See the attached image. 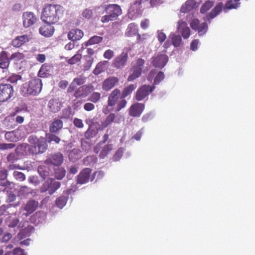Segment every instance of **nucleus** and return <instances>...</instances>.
<instances>
[{
  "mask_svg": "<svg viewBox=\"0 0 255 255\" xmlns=\"http://www.w3.org/2000/svg\"><path fill=\"white\" fill-rule=\"evenodd\" d=\"M177 29L183 38L187 39L190 37L191 30L186 21L179 20L177 22Z\"/></svg>",
  "mask_w": 255,
  "mask_h": 255,
  "instance_id": "2eb2a0df",
  "label": "nucleus"
},
{
  "mask_svg": "<svg viewBox=\"0 0 255 255\" xmlns=\"http://www.w3.org/2000/svg\"><path fill=\"white\" fill-rule=\"evenodd\" d=\"M55 177L58 180L62 179L65 175L66 171L63 167H58L55 169Z\"/></svg>",
  "mask_w": 255,
  "mask_h": 255,
  "instance_id": "a19ab883",
  "label": "nucleus"
},
{
  "mask_svg": "<svg viewBox=\"0 0 255 255\" xmlns=\"http://www.w3.org/2000/svg\"><path fill=\"white\" fill-rule=\"evenodd\" d=\"M200 24V21L197 18L192 19L190 23V25L191 28L196 31L198 29Z\"/></svg>",
  "mask_w": 255,
  "mask_h": 255,
  "instance_id": "13d9d810",
  "label": "nucleus"
},
{
  "mask_svg": "<svg viewBox=\"0 0 255 255\" xmlns=\"http://www.w3.org/2000/svg\"><path fill=\"white\" fill-rule=\"evenodd\" d=\"M52 24H47V25L41 26L39 28L40 33L46 37L52 36L54 32V28L51 25Z\"/></svg>",
  "mask_w": 255,
  "mask_h": 255,
  "instance_id": "a878e982",
  "label": "nucleus"
},
{
  "mask_svg": "<svg viewBox=\"0 0 255 255\" xmlns=\"http://www.w3.org/2000/svg\"><path fill=\"white\" fill-rule=\"evenodd\" d=\"M15 146V144L12 143H0V150H4L11 149L14 148Z\"/></svg>",
  "mask_w": 255,
  "mask_h": 255,
  "instance_id": "6e6d98bb",
  "label": "nucleus"
},
{
  "mask_svg": "<svg viewBox=\"0 0 255 255\" xmlns=\"http://www.w3.org/2000/svg\"><path fill=\"white\" fill-rule=\"evenodd\" d=\"M214 5V2L211 0L205 1L200 8V12L205 13L209 10Z\"/></svg>",
  "mask_w": 255,
  "mask_h": 255,
  "instance_id": "79ce46f5",
  "label": "nucleus"
},
{
  "mask_svg": "<svg viewBox=\"0 0 255 255\" xmlns=\"http://www.w3.org/2000/svg\"><path fill=\"white\" fill-rule=\"evenodd\" d=\"M63 121L58 119H55L49 126V131L51 133H56L59 131L63 127Z\"/></svg>",
  "mask_w": 255,
  "mask_h": 255,
  "instance_id": "4be33fe9",
  "label": "nucleus"
},
{
  "mask_svg": "<svg viewBox=\"0 0 255 255\" xmlns=\"http://www.w3.org/2000/svg\"><path fill=\"white\" fill-rule=\"evenodd\" d=\"M73 124L77 128H82L84 127L82 120L78 118H75L74 119Z\"/></svg>",
  "mask_w": 255,
  "mask_h": 255,
  "instance_id": "680f3d73",
  "label": "nucleus"
},
{
  "mask_svg": "<svg viewBox=\"0 0 255 255\" xmlns=\"http://www.w3.org/2000/svg\"><path fill=\"white\" fill-rule=\"evenodd\" d=\"M85 83V80L82 78H74L70 84V86L68 88L67 92L68 93H72L73 92L77 87L78 86H81L84 84Z\"/></svg>",
  "mask_w": 255,
  "mask_h": 255,
  "instance_id": "cd10ccee",
  "label": "nucleus"
},
{
  "mask_svg": "<svg viewBox=\"0 0 255 255\" xmlns=\"http://www.w3.org/2000/svg\"><path fill=\"white\" fill-rule=\"evenodd\" d=\"M14 94L13 87L10 84H0V102H5L11 99Z\"/></svg>",
  "mask_w": 255,
  "mask_h": 255,
  "instance_id": "0eeeda50",
  "label": "nucleus"
},
{
  "mask_svg": "<svg viewBox=\"0 0 255 255\" xmlns=\"http://www.w3.org/2000/svg\"><path fill=\"white\" fill-rule=\"evenodd\" d=\"M84 109L86 111H91L95 109V106L91 103H86L84 105Z\"/></svg>",
  "mask_w": 255,
  "mask_h": 255,
  "instance_id": "774afa93",
  "label": "nucleus"
},
{
  "mask_svg": "<svg viewBox=\"0 0 255 255\" xmlns=\"http://www.w3.org/2000/svg\"><path fill=\"white\" fill-rule=\"evenodd\" d=\"M166 38V34L162 31H157V39L160 43H162Z\"/></svg>",
  "mask_w": 255,
  "mask_h": 255,
  "instance_id": "e2e57ef3",
  "label": "nucleus"
},
{
  "mask_svg": "<svg viewBox=\"0 0 255 255\" xmlns=\"http://www.w3.org/2000/svg\"><path fill=\"white\" fill-rule=\"evenodd\" d=\"M109 135L108 134H105L103 137V140L99 142V143L96 145V146L94 148V151L96 153H98L99 152V147L106 143V142L108 140Z\"/></svg>",
  "mask_w": 255,
  "mask_h": 255,
  "instance_id": "5fc2aeb1",
  "label": "nucleus"
},
{
  "mask_svg": "<svg viewBox=\"0 0 255 255\" xmlns=\"http://www.w3.org/2000/svg\"><path fill=\"white\" fill-rule=\"evenodd\" d=\"M24 55L22 53H13L10 56V60L13 61L15 64H17L24 58Z\"/></svg>",
  "mask_w": 255,
  "mask_h": 255,
  "instance_id": "f704fd0d",
  "label": "nucleus"
},
{
  "mask_svg": "<svg viewBox=\"0 0 255 255\" xmlns=\"http://www.w3.org/2000/svg\"><path fill=\"white\" fill-rule=\"evenodd\" d=\"M171 39L172 43L173 46L175 47H179L182 42V38L180 35L173 34L170 36Z\"/></svg>",
  "mask_w": 255,
  "mask_h": 255,
  "instance_id": "c03bdc74",
  "label": "nucleus"
},
{
  "mask_svg": "<svg viewBox=\"0 0 255 255\" xmlns=\"http://www.w3.org/2000/svg\"><path fill=\"white\" fill-rule=\"evenodd\" d=\"M46 136L48 141L50 143L53 141L56 143H59L60 141V138L58 136L53 134V133L47 134Z\"/></svg>",
  "mask_w": 255,
  "mask_h": 255,
  "instance_id": "3c124183",
  "label": "nucleus"
},
{
  "mask_svg": "<svg viewBox=\"0 0 255 255\" xmlns=\"http://www.w3.org/2000/svg\"><path fill=\"white\" fill-rule=\"evenodd\" d=\"M144 109L143 104L136 103L132 104L129 109L128 114L133 117H140Z\"/></svg>",
  "mask_w": 255,
  "mask_h": 255,
  "instance_id": "4468645a",
  "label": "nucleus"
},
{
  "mask_svg": "<svg viewBox=\"0 0 255 255\" xmlns=\"http://www.w3.org/2000/svg\"><path fill=\"white\" fill-rule=\"evenodd\" d=\"M155 88L154 85L150 86L144 84L141 86L136 92L135 99L138 101H142L152 93Z\"/></svg>",
  "mask_w": 255,
  "mask_h": 255,
  "instance_id": "1a4fd4ad",
  "label": "nucleus"
},
{
  "mask_svg": "<svg viewBox=\"0 0 255 255\" xmlns=\"http://www.w3.org/2000/svg\"><path fill=\"white\" fill-rule=\"evenodd\" d=\"M104 12L106 15L103 16L101 19L103 23H107L110 21L115 20L122 13L121 7L116 4L105 5Z\"/></svg>",
  "mask_w": 255,
  "mask_h": 255,
  "instance_id": "20e7f679",
  "label": "nucleus"
},
{
  "mask_svg": "<svg viewBox=\"0 0 255 255\" xmlns=\"http://www.w3.org/2000/svg\"><path fill=\"white\" fill-rule=\"evenodd\" d=\"M101 98V95L99 92H93L88 98V101L94 103H97Z\"/></svg>",
  "mask_w": 255,
  "mask_h": 255,
  "instance_id": "de8ad7c7",
  "label": "nucleus"
},
{
  "mask_svg": "<svg viewBox=\"0 0 255 255\" xmlns=\"http://www.w3.org/2000/svg\"><path fill=\"white\" fill-rule=\"evenodd\" d=\"M28 141L29 144H23L18 146V148L25 149L27 154H41L48 148L47 140L44 137H38L32 134L28 137Z\"/></svg>",
  "mask_w": 255,
  "mask_h": 255,
  "instance_id": "f257e3e1",
  "label": "nucleus"
},
{
  "mask_svg": "<svg viewBox=\"0 0 255 255\" xmlns=\"http://www.w3.org/2000/svg\"><path fill=\"white\" fill-rule=\"evenodd\" d=\"M17 141L20 140L26 136V128L23 126H19L17 129L14 130Z\"/></svg>",
  "mask_w": 255,
  "mask_h": 255,
  "instance_id": "7c9ffc66",
  "label": "nucleus"
},
{
  "mask_svg": "<svg viewBox=\"0 0 255 255\" xmlns=\"http://www.w3.org/2000/svg\"><path fill=\"white\" fill-rule=\"evenodd\" d=\"M7 161L13 163L15 161L17 160L16 155L14 153L11 152L8 154L6 157Z\"/></svg>",
  "mask_w": 255,
  "mask_h": 255,
  "instance_id": "052dcab7",
  "label": "nucleus"
},
{
  "mask_svg": "<svg viewBox=\"0 0 255 255\" xmlns=\"http://www.w3.org/2000/svg\"><path fill=\"white\" fill-rule=\"evenodd\" d=\"M223 3L219 2L215 7L212 9L210 13L207 15L206 19L210 20L211 19L215 18L222 10Z\"/></svg>",
  "mask_w": 255,
  "mask_h": 255,
  "instance_id": "c85d7f7f",
  "label": "nucleus"
},
{
  "mask_svg": "<svg viewBox=\"0 0 255 255\" xmlns=\"http://www.w3.org/2000/svg\"><path fill=\"white\" fill-rule=\"evenodd\" d=\"M94 90L93 86L84 85L77 89L74 93V97L76 99L85 98Z\"/></svg>",
  "mask_w": 255,
  "mask_h": 255,
  "instance_id": "9b49d317",
  "label": "nucleus"
},
{
  "mask_svg": "<svg viewBox=\"0 0 255 255\" xmlns=\"http://www.w3.org/2000/svg\"><path fill=\"white\" fill-rule=\"evenodd\" d=\"M128 59V52H122L113 60L112 66L117 69H122L127 64Z\"/></svg>",
  "mask_w": 255,
  "mask_h": 255,
  "instance_id": "9d476101",
  "label": "nucleus"
},
{
  "mask_svg": "<svg viewBox=\"0 0 255 255\" xmlns=\"http://www.w3.org/2000/svg\"><path fill=\"white\" fill-rule=\"evenodd\" d=\"M114 55V52L111 49H108L104 53V57L106 59H111Z\"/></svg>",
  "mask_w": 255,
  "mask_h": 255,
  "instance_id": "69168bd1",
  "label": "nucleus"
},
{
  "mask_svg": "<svg viewBox=\"0 0 255 255\" xmlns=\"http://www.w3.org/2000/svg\"><path fill=\"white\" fill-rule=\"evenodd\" d=\"M50 68L51 67L50 65L48 64L47 63L43 64L41 66L38 72V76L40 77H47Z\"/></svg>",
  "mask_w": 255,
  "mask_h": 255,
  "instance_id": "72a5a7b5",
  "label": "nucleus"
},
{
  "mask_svg": "<svg viewBox=\"0 0 255 255\" xmlns=\"http://www.w3.org/2000/svg\"><path fill=\"white\" fill-rule=\"evenodd\" d=\"M240 0H228L224 5V10L237 9L240 6Z\"/></svg>",
  "mask_w": 255,
  "mask_h": 255,
  "instance_id": "c756f323",
  "label": "nucleus"
},
{
  "mask_svg": "<svg viewBox=\"0 0 255 255\" xmlns=\"http://www.w3.org/2000/svg\"><path fill=\"white\" fill-rule=\"evenodd\" d=\"M38 172L43 179H45L49 175V169L45 166H39Z\"/></svg>",
  "mask_w": 255,
  "mask_h": 255,
  "instance_id": "58836bf2",
  "label": "nucleus"
},
{
  "mask_svg": "<svg viewBox=\"0 0 255 255\" xmlns=\"http://www.w3.org/2000/svg\"><path fill=\"white\" fill-rule=\"evenodd\" d=\"M198 6L197 3L195 0H187L181 7V11L186 13Z\"/></svg>",
  "mask_w": 255,
  "mask_h": 255,
  "instance_id": "393cba45",
  "label": "nucleus"
},
{
  "mask_svg": "<svg viewBox=\"0 0 255 255\" xmlns=\"http://www.w3.org/2000/svg\"><path fill=\"white\" fill-rule=\"evenodd\" d=\"M10 57L8 56V53L5 51L0 52V68L7 69L10 62Z\"/></svg>",
  "mask_w": 255,
  "mask_h": 255,
  "instance_id": "aec40b11",
  "label": "nucleus"
},
{
  "mask_svg": "<svg viewBox=\"0 0 255 255\" xmlns=\"http://www.w3.org/2000/svg\"><path fill=\"white\" fill-rule=\"evenodd\" d=\"M68 197L65 196H61L56 200V206L60 208H63L67 203Z\"/></svg>",
  "mask_w": 255,
  "mask_h": 255,
  "instance_id": "ea45409f",
  "label": "nucleus"
},
{
  "mask_svg": "<svg viewBox=\"0 0 255 255\" xmlns=\"http://www.w3.org/2000/svg\"><path fill=\"white\" fill-rule=\"evenodd\" d=\"M42 88L41 80L39 78H34L22 85L20 88V92L23 96H36L40 93Z\"/></svg>",
  "mask_w": 255,
  "mask_h": 255,
  "instance_id": "7ed1b4c3",
  "label": "nucleus"
},
{
  "mask_svg": "<svg viewBox=\"0 0 255 255\" xmlns=\"http://www.w3.org/2000/svg\"><path fill=\"white\" fill-rule=\"evenodd\" d=\"M168 61V56L164 54H158L152 58V63L155 67L162 68Z\"/></svg>",
  "mask_w": 255,
  "mask_h": 255,
  "instance_id": "ddd939ff",
  "label": "nucleus"
},
{
  "mask_svg": "<svg viewBox=\"0 0 255 255\" xmlns=\"http://www.w3.org/2000/svg\"><path fill=\"white\" fill-rule=\"evenodd\" d=\"M82 58V55L81 54L77 53L74 55L72 58L68 60V63L69 64L73 65L79 62Z\"/></svg>",
  "mask_w": 255,
  "mask_h": 255,
  "instance_id": "603ef678",
  "label": "nucleus"
},
{
  "mask_svg": "<svg viewBox=\"0 0 255 255\" xmlns=\"http://www.w3.org/2000/svg\"><path fill=\"white\" fill-rule=\"evenodd\" d=\"M23 24L25 28H28L33 25L36 21L37 18L35 14L30 11L23 12L22 14Z\"/></svg>",
  "mask_w": 255,
  "mask_h": 255,
  "instance_id": "f8f14e48",
  "label": "nucleus"
},
{
  "mask_svg": "<svg viewBox=\"0 0 255 255\" xmlns=\"http://www.w3.org/2000/svg\"><path fill=\"white\" fill-rule=\"evenodd\" d=\"M107 62V61L104 62H100L98 63L95 69L93 71V73L95 75H98L100 74H101L102 72H103L104 71L105 67V64Z\"/></svg>",
  "mask_w": 255,
  "mask_h": 255,
  "instance_id": "37998d69",
  "label": "nucleus"
},
{
  "mask_svg": "<svg viewBox=\"0 0 255 255\" xmlns=\"http://www.w3.org/2000/svg\"><path fill=\"white\" fill-rule=\"evenodd\" d=\"M116 115L114 113H110L106 118L105 120L102 123V126L103 128H105L111 125L114 122Z\"/></svg>",
  "mask_w": 255,
  "mask_h": 255,
  "instance_id": "4c0bfd02",
  "label": "nucleus"
},
{
  "mask_svg": "<svg viewBox=\"0 0 255 255\" xmlns=\"http://www.w3.org/2000/svg\"><path fill=\"white\" fill-rule=\"evenodd\" d=\"M103 37L95 35L91 37L88 41L85 43V45L88 46L95 44H99L102 41Z\"/></svg>",
  "mask_w": 255,
  "mask_h": 255,
  "instance_id": "e433bc0d",
  "label": "nucleus"
},
{
  "mask_svg": "<svg viewBox=\"0 0 255 255\" xmlns=\"http://www.w3.org/2000/svg\"><path fill=\"white\" fill-rule=\"evenodd\" d=\"M83 31L79 29H73L68 34V38L72 41H77L81 39L83 36Z\"/></svg>",
  "mask_w": 255,
  "mask_h": 255,
  "instance_id": "b1692460",
  "label": "nucleus"
},
{
  "mask_svg": "<svg viewBox=\"0 0 255 255\" xmlns=\"http://www.w3.org/2000/svg\"><path fill=\"white\" fill-rule=\"evenodd\" d=\"M13 176L15 177V178L17 180H18L19 181H23L25 179V175L19 171H14L13 172Z\"/></svg>",
  "mask_w": 255,
  "mask_h": 255,
  "instance_id": "bf43d9fd",
  "label": "nucleus"
},
{
  "mask_svg": "<svg viewBox=\"0 0 255 255\" xmlns=\"http://www.w3.org/2000/svg\"><path fill=\"white\" fill-rule=\"evenodd\" d=\"M93 10L90 8L85 9L82 13V17L83 18L89 19L93 17Z\"/></svg>",
  "mask_w": 255,
  "mask_h": 255,
  "instance_id": "8fccbe9b",
  "label": "nucleus"
},
{
  "mask_svg": "<svg viewBox=\"0 0 255 255\" xmlns=\"http://www.w3.org/2000/svg\"><path fill=\"white\" fill-rule=\"evenodd\" d=\"M199 41L198 39H194L193 40L190 44V49L192 51H195L198 48V45Z\"/></svg>",
  "mask_w": 255,
  "mask_h": 255,
  "instance_id": "338daca9",
  "label": "nucleus"
},
{
  "mask_svg": "<svg viewBox=\"0 0 255 255\" xmlns=\"http://www.w3.org/2000/svg\"><path fill=\"white\" fill-rule=\"evenodd\" d=\"M39 203L37 201L33 199L28 200L23 207V210L26 212L25 215L28 216L31 214L37 209Z\"/></svg>",
  "mask_w": 255,
  "mask_h": 255,
  "instance_id": "6ab92c4d",
  "label": "nucleus"
},
{
  "mask_svg": "<svg viewBox=\"0 0 255 255\" xmlns=\"http://www.w3.org/2000/svg\"><path fill=\"white\" fill-rule=\"evenodd\" d=\"M208 24L206 22H204L200 24L198 29L196 31H198V33L200 36L203 35L208 30Z\"/></svg>",
  "mask_w": 255,
  "mask_h": 255,
  "instance_id": "09e8293b",
  "label": "nucleus"
},
{
  "mask_svg": "<svg viewBox=\"0 0 255 255\" xmlns=\"http://www.w3.org/2000/svg\"><path fill=\"white\" fill-rule=\"evenodd\" d=\"M61 106V103L57 99H51L48 104V107L49 110L53 113H56L59 111Z\"/></svg>",
  "mask_w": 255,
  "mask_h": 255,
  "instance_id": "5701e85b",
  "label": "nucleus"
},
{
  "mask_svg": "<svg viewBox=\"0 0 255 255\" xmlns=\"http://www.w3.org/2000/svg\"><path fill=\"white\" fill-rule=\"evenodd\" d=\"M6 140L10 142L17 141V138L14 133V130L10 131H6L4 134Z\"/></svg>",
  "mask_w": 255,
  "mask_h": 255,
  "instance_id": "a18cd8bd",
  "label": "nucleus"
},
{
  "mask_svg": "<svg viewBox=\"0 0 255 255\" xmlns=\"http://www.w3.org/2000/svg\"><path fill=\"white\" fill-rule=\"evenodd\" d=\"M119 82V79L115 76H111L105 79L102 83V89L108 91L114 88Z\"/></svg>",
  "mask_w": 255,
  "mask_h": 255,
  "instance_id": "a211bd4d",
  "label": "nucleus"
},
{
  "mask_svg": "<svg viewBox=\"0 0 255 255\" xmlns=\"http://www.w3.org/2000/svg\"><path fill=\"white\" fill-rule=\"evenodd\" d=\"M145 61L142 58H138L131 66L130 74L127 78L128 82H132L139 78L142 74Z\"/></svg>",
  "mask_w": 255,
  "mask_h": 255,
  "instance_id": "39448f33",
  "label": "nucleus"
},
{
  "mask_svg": "<svg viewBox=\"0 0 255 255\" xmlns=\"http://www.w3.org/2000/svg\"><path fill=\"white\" fill-rule=\"evenodd\" d=\"M63 157L62 154L58 152L50 155L46 161L55 166H59L63 162Z\"/></svg>",
  "mask_w": 255,
  "mask_h": 255,
  "instance_id": "412c9836",
  "label": "nucleus"
},
{
  "mask_svg": "<svg viewBox=\"0 0 255 255\" xmlns=\"http://www.w3.org/2000/svg\"><path fill=\"white\" fill-rule=\"evenodd\" d=\"M137 85L135 84H131L126 86L121 93V100L118 103L116 111L119 112L122 109L124 108L127 104V101L125 99V98L130 95L132 92L136 88Z\"/></svg>",
  "mask_w": 255,
  "mask_h": 255,
  "instance_id": "423d86ee",
  "label": "nucleus"
},
{
  "mask_svg": "<svg viewBox=\"0 0 255 255\" xmlns=\"http://www.w3.org/2000/svg\"><path fill=\"white\" fill-rule=\"evenodd\" d=\"M121 92L118 88L115 89L109 95L108 99V106L113 107L118 104V100L121 99Z\"/></svg>",
  "mask_w": 255,
  "mask_h": 255,
  "instance_id": "f3484780",
  "label": "nucleus"
},
{
  "mask_svg": "<svg viewBox=\"0 0 255 255\" xmlns=\"http://www.w3.org/2000/svg\"><path fill=\"white\" fill-rule=\"evenodd\" d=\"M12 253L13 255H27L24 250L20 248H16L12 250Z\"/></svg>",
  "mask_w": 255,
  "mask_h": 255,
  "instance_id": "0e129e2a",
  "label": "nucleus"
},
{
  "mask_svg": "<svg viewBox=\"0 0 255 255\" xmlns=\"http://www.w3.org/2000/svg\"><path fill=\"white\" fill-rule=\"evenodd\" d=\"M29 40L27 35H23L17 36L12 42V45L15 47H20L24 43L28 42Z\"/></svg>",
  "mask_w": 255,
  "mask_h": 255,
  "instance_id": "bb28decb",
  "label": "nucleus"
},
{
  "mask_svg": "<svg viewBox=\"0 0 255 255\" xmlns=\"http://www.w3.org/2000/svg\"><path fill=\"white\" fill-rule=\"evenodd\" d=\"M92 170L89 168L83 169L78 174L77 177V183L83 184L87 183L90 179Z\"/></svg>",
  "mask_w": 255,
  "mask_h": 255,
  "instance_id": "dca6fc26",
  "label": "nucleus"
},
{
  "mask_svg": "<svg viewBox=\"0 0 255 255\" xmlns=\"http://www.w3.org/2000/svg\"><path fill=\"white\" fill-rule=\"evenodd\" d=\"M63 7L59 4H47L42 10L41 18L47 24H55L62 15Z\"/></svg>",
  "mask_w": 255,
  "mask_h": 255,
  "instance_id": "f03ea898",
  "label": "nucleus"
},
{
  "mask_svg": "<svg viewBox=\"0 0 255 255\" xmlns=\"http://www.w3.org/2000/svg\"><path fill=\"white\" fill-rule=\"evenodd\" d=\"M61 183L56 181L52 178L48 179L42 185L40 188V192L44 193L48 191L50 195L53 194L58 189L60 188Z\"/></svg>",
  "mask_w": 255,
  "mask_h": 255,
  "instance_id": "6e6552de",
  "label": "nucleus"
},
{
  "mask_svg": "<svg viewBox=\"0 0 255 255\" xmlns=\"http://www.w3.org/2000/svg\"><path fill=\"white\" fill-rule=\"evenodd\" d=\"M113 149V145L112 143H108L105 145L101 151L100 152L99 156L101 158H105Z\"/></svg>",
  "mask_w": 255,
  "mask_h": 255,
  "instance_id": "2f4dec72",
  "label": "nucleus"
},
{
  "mask_svg": "<svg viewBox=\"0 0 255 255\" xmlns=\"http://www.w3.org/2000/svg\"><path fill=\"white\" fill-rule=\"evenodd\" d=\"M97 130L95 129L93 127L88 128L87 130L85 132V137L87 139H90L93 138L97 134Z\"/></svg>",
  "mask_w": 255,
  "mask_h": 255,
  "instance_id": "49530a36",
  "label": "nucleus"
},
{
  "mask_svg": "<svg viewBox=\"0 0 255 255\" xmlns=\"http://www.w3.org/2000/svg\"><path fill=\"white\" fill-rule=\"evenodd\" d=\"M21 79V76L16 74H13L9 76L7 81L11 83H15L18 80H20Z\"/></svg>",
  "mask_w": 255,
  "mask_h": 255,
  "instance_id": "4d7b16f0",
  "label": "nucleus"
},
{
  "mask_svg": "<svg viewBox=\"0 0 255 255\" xmlns=\"http://www.w3.org/2000/svg\"><path fill=\"white\" fill-rule=\"evenodd\" d=\"M30 193H32L30 188L26 186H23L20 187L18 191V196L21 198H25Z\"/></svg>",
  "mask_w": 255,
  "mask_h": 255,
  "instance_id": "c9c22d12",
  "label": "nucleus"
},
{
  "mask_svg": "<svg viewBox=\"0 0 255 255\" xmlns=\"http://www.w3.org/2000/svg\"><path fill=\"white\" fill-rule=\"evenodd\" d=\"M138 28L133 23H130L127 29V34L128 36H133L138 34Z\"/></svg>",
  "mask_w": 255,
  "mask_h": 255,
  "instance_id": "473e14b6",
  "label": "nucleus"
},
{
  "mask_svg": "<svg viewBox=\"0 0 255 255\" xmlns=\"http://www.w3.org/2000/svg\"><path fill=\"white\" fill-rule=\"evenodd\" d=\"M164 79V74L163 72L160 71L155 76L154 82L152 85L155 86L156 85H158L159 83Z\"/></svg>",
  "mask_w": 255,
  "mask_h": 255,
  "instance_id": "864d4df0",
  "label": "nucleus"
}]
</instances>
